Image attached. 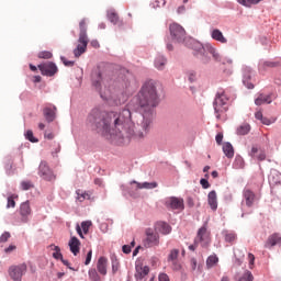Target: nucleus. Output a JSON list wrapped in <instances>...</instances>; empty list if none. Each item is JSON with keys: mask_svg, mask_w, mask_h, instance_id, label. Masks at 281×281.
Here are the masks:
<instances>
[{"mask_svg": "<svg viewBox=\"0 0 281 281\" xmlns=\"http://www.w3.org/2000/svg\"><path fill=\"white\" fill-rule=\"evenodd\" d=\"M139 114L133 121L131 110L104 112L92 110L88 121L100 135L114 144H128L131 139H144L150 133L155 108L159 104L157 81L147 80L136 95Z\"/></svg>", "mask_w": 281, "mask_h": 281, "instance_id": "obj_1", "label": "nucleus"}, {"mask_svg": "<svg viewBox=\"0 0 281 281\" xmlns=\"http://www.w3.org/2000/svg\"><path fill=\"white\" fill-rule=\"evenodd\" d=\"M189 45L191 49H193L194 56L199 57V54H200L204 63H207V54H211V56H213L215 60H218V58H221V55H218V53L216 52V48H214L210 44L203 45L201 44V42H196L195 40L190 38Z\"/></svg>", "mask_w": 281, "mask_h": 281, "instance_id": "obj_2", "label": "nucleus"}, {"mask_svg": "<svg viewBox=\"0 0 281 281\" xmlns=\"http://www.w3.org/2000/svg\"><path fill=\"white\" fill-rule=\"evenodd\" d=\"M87 45H89V35H87V19H82L79 22L78 45L74 49L75 58H80V55L87 52Z\"/></svg>", "mask_w": 281, "mask_h": 281, "instance_id": "obj_3", "label": "nucleus"}, {"mask_svg": "<svg viewBox=\"0 0 281 281\" xmlns=\"http://www.w3.org/2000/svg\"><path fill=\"white\" fill-rule=\"evenodd\" d=\"M228 102H229V98L227 97V94H225V90H220L216 93L215 100L213 102V106H214V111L217 120H221L222 113H226L228 109Z\"/></svg>", "mask_w": 281, "mask_h": 281, "instance_id": "obj_4", "label": "nucleus"}, {"mask_svg": "<svg viewBox=\"0 0 281 281\" xmlns=\"http://www.w3.org/2000/svg\"><path fill=\"white\" fill-rule=\"evenodd\" d=\"M92 85L101 93V98L106 100V92H102V85H106V78H104V72L98 68L92 72Z\"/></svg>", "mask_w": 281, "mask_h": 281, "instance_id": "obj_5", "label": "nucleus"}, {"mask_svg": "<svg viewBox=\"0 0 281 281\" xmlns=\"http://www.w3.org/2000/svg\"><path fill=\"white\" fill-rule=\"evenodd\" d=\"M169 32L176 43H186V29H183V26L172 23L169 26Z\"/></svg>", "mask_w": 281, "mask_h": 281, "instance_id": "obj_6", "label": "nucleus"}, {"mask_svg": "<svg viewBox=\"0 0 281 281\" xmlns=\"http://www.w3.org/2000/svg\"><path fill=\"white\" fill-rule=\"evenodd\" d=\"M25 273H27V265H25V263H20L18 266H11L9 268V276L14 281H21V279L23 278V276H25Z\"/></svg>", "mask_w": 281, "mask_h": 281, "instance_id": "obj_7", "label": "nucleus"}, {"mask_svg": "<svg viewBox=\"0 0 281 281\" xmlns=\"http://www.w3.org/2000/svg\"><path fill=\"white\" fill-rule=\"evenodd\" d=\"M199 243L202 247H209V245L211 243L210 232H207V224H204L198 231V235H196V238H195V245H199Z\"/></svg>", "mask_w": 281, "mask_h": 281, "instance_id": "obj_8", "label": "nucleus"}, {"mask_svg": "<svg viewBox=\"0 0 281 281\" xmlns=\"http://www.w3.org/2000/svg\"><path fill=\"white\" fill-rule=\"evenodd\" d=\"M145 234L146 238L143 241L144 247L150 248L159 245V234L155 233L153 228H147Z\"/></svg>", "mask_w": 281, "mask_h": 281, "instance_id": "obj_9", "label": "nucleus"}, {"mask_svg": "<svg viewBox=\"0 0 281 281\" xmlns=\"http://www.w3.org/2000/svg\"><path fill=\"white\" fill-rule=\"evenodd\" d=\"M42 76H56V74H58V67L56 66V64L52 63V61H46L44 64H41L37 66Z\"/></svg>", "mask_w": 281, "mask_h": 281, "instance_id": "obj_10", "label": "nucleus"}, {"mask_svg": "<svg viewBox=\"0 0 281 281\" xmlns=\"http://www.w3.org/2000/svg\"><path fill=\"white\" fill-rule=\"evenodd\" d=\"M165 207H167V210H180L182 211L184 209V204H183V199L181 198H167L165 200Z\"/></svg>", "mask_w": 281, "mask_h": 281, "instance_id": "obj_11", "label": "nucleus"}, {"mask_svg": "<svg viewBox=\"0 0 281 281\" xmlns=\"http://www.w3.org/2000/svg\"><path fill=\"white\" fill-rule=\"evenodd\" d=\"M38 176L45 181H52L54 179V172H52V169H49L47 162L42 161L40 164Z\"/></svg>", "mask_w": 281, "mask_h": 281, "instance_id": "obj_12", "label": "nucleus"}, {"mask_svg": "<svg viewBox=\"0 0 281 281\" xmlns=\"http://www.w3.org/2000/svg\"><path fill=\"white\" fill-rule=\"evenodd\" d=\"M20 215L22 223L30 222V216L32 215V206H30V201L23 202L20 205Z\"/></svg>", "mask_w": 281, "mask_h": 281, "instance_id": "obj_13", "label": "nucleus"}, {"mask_svg": "<svg viewBox=\"0 0 281 281\" xmlns=\"http://www.w3.org/2000/svg\"><path fill=\"white\" fill-rule=\"evenodd\" d=\"M276 245H281V234L280 233H273L269 235L268 239L265 243L266 249H271L272 247H276Z\"/></svg>", "mask_w": 281, "mask_h": 281, "instance_id": "obj_14", "label": "nucleus"}, {"mask_svg": "<svg viewBox=\"0 0 281 281\" xmlns=\"http://www.w3.org/2000/svg\"><path fill=\"white\" fill-rule=\"evenodd\" d=\"M243 196L247 207H252L254 203H256V193L251 191V189L245 188L243 191Z\"/></svg>", "mask_w": 281, "mask_h": 281, "instance_id": "obj_15", "label": "nucleus"}, {"mask_svg": "<svg viewBox=\"0 0 281 281\" xmlns=\"http://www.w3.org/2000/svg\"><path fill=\"white\" fill-rule=\"evenodd\" d=\"M148 273H150V268L147 266H136L135 279L137 281H146Z\"/></svg>", "mask_w": 281, "mask_h": 281, "instance_id": "obj_16", "label": "nucleus"}, {"mask_svg": "<svg viewBox=\"0 0 281 281\" xmlns=\"http://www.w3.org/2000/svg\"><path fill=\"white\" fill-rule=\"evenodd\" d=\"M131 186H135V187H132L134 188V190H155V188H157V182H137L135 180H133L131 182Z\"/></svg>", "mask_w": 281, "mask_h": 281, "instance_id": "obj_17", "label": "nucleus"}, {"mask_svg": "<svg viewBox=\"0 0 281 281\" xmlns=\"http://www.w3.org/2000/svg\"><path fill=\"white\" fill-rule=\"evenodd\" d=\"M273 102V94L260 93L258 98L255 99V104L257 106H262V104H271Z\"/></svg>", "mask_w": 281, "mask_h": 281, "instance_id": "obj_18", "label": "nucleus"}, {"mask_svg": "<svg viewBox=\"0 0 281 281\" xmlns=\"http://www.w3.org/2000/svg\"><path fill=\"white\" fill-rule=\"evenodd\" d=\"M80 239L78 237H71L70 240L68 241V247L75 256H78L80 254Z\"/></svg>", "mask_w": 281, "mask_h": 281, "instance_id": "obj_19", "label": "nucleus"}, {"mask_svg": "<svg viewBox=\"0 0 281 281\" xmlns=\"http://www.w3.org/2000/svg\"><path fill=\"white\" fill-rule=\"evenodd\" d=\"M43 113L47 122H54V120H56V105L44 108Z\"/></svg>", "mask_w": 281, "mask_h": 281, "instance_id": "obj_20", "label": "nucleus"}, {"mask_svg": "<svg viewBox=\"0 0 281 281\" xmlns=\"http://www.w3.org/2000/svg\"><path fill=\"white\" fill-rule=\"evenodd\" d=\"M207 203H209L211 210H213V212H216V210H218V200L216 196V191L209 192Z\"/></svg>", "mask_w": 281, "mask_h": 281, "instance_id": "obj_21", "label": "nucleus"}, {"mask_svg": "<svg viewBox=\"0 0 281 281\" xmlns=\"http://www.w3.org/2000/svg\"><path fill=\"white\" fill-rule=\"evenodd\" d=\"M106 265H109V260L105 257H100L97 263V269L101 276H106Z\"/></svg>", "mask_w": 281, "mask_h": 281, "instance_id": "obj_22", "label": "nucleus"}, {"mask_svg": "<svg viewBox=\"0 0 281 281\" xmlns=\"http://www.w3.org/2000/svg\"><path fill=\"white\" fill-rule=\"evenodd\" d=\"M211 38H213V41H217L218 43H222V44L227 43V38L225 37V35H223V32H221V30H218V29H214L211 32Z\"/></svg>", "mask_w": 281, "mask_h": 281, "instance_id": "obj_23", "label": "nucleus"}, {"mask_svg": "<svg viewBox=\"0 0 281 281\" xmlns=\"http://www.w3.org/2000/svg\"><path fill=\"white\" fill-rule=\"evenodd\" d=\"M89 227H91V222L89 221L82 222L81 227L80 225L76 226L77 234H79L80 238H85L83 234H89Z\"/></svg>", "mask_w": 281, "mask_h": 281, "instance_id": "obj_24", "label": "nucleus"}, {"mask_svg": "<svg viewBox=\"0 0 281 281\" xmlns=\"http://www.w3.org/2000/svg\"><path fill=\"white\" fill-rule=\"evenodd\" d=\"M222 148H223L224 155L228 159L234 158V146L232 145V143H224Z\"/></svg>", "mask_w": 281, "mask_h": 281, "instance_id": "obj_25", "label": "nucleus"}, {"mask_svg": "<svg viewBox=\"0 0 281 281\" xmlns=\"http://www.w3.org/2000/svg\"><path fill=\"white\" fill-rule=\"evenodd\" d=\"M168 60L166 59V57L158 55V57H156L155 59V67L156 69H159L161 71L165 69Z\"/></svg>", "mask_w": 281, "mask_h": 281, "instance_id": "obj_26", "label": "nucleus"}, {"mask_svg": "<svg viewBox=\"0 0 281 281\" xmlns=\"http://www.w3.org/2000/svg\"><path fill=\"white\" fill-rule=\"evenodd\" d=\"M157 227H158V232H160V234H164L165 236L170 234V232H172V227H170L166 222H159L157 224Z\"/></svg>", "mask_w": 281, "mask_h": 281, "instance_id": "obj_27", "label": "nucleus"}, {"mask_svg": "<svg viewBox=\"0 0 281 281\" xmlns=\"http://www.w3.org/2000/svg\"><path fill=\"white\" fill-rule=\"evenodd\" d=\"M251 78V69L250 68H245L244 70V85H246L247 89H254V85L249 83L247 80H250Z\"/></svg>", "mask_w": 281, "mask_h": 281, "instance_id": "obj_28", "label": "nucleus"}, {"mask_svg": "<svg viewBox=\"0 0 281 281\" xmlns=\"http://www.w3.org/2000/svg\"><path fill=\"white\" fill-rule=\"evenodd\" d=\"M249 131H251V125L244 123L237 127V135H248Z\"/></svg>", "mask_w": 281, "mask_h": 281, "instance_id": "obj_29", "label": "nucleus"}, {"mask_svg": "<svg viewBox=\"0 0 281 281\" xmlns=\"http://www.w3.org/2000/svg\"><path fill=\"white\" fill-rule=\"evenodd\" d=\"M280 181H281L280 173H278V172H272V173L269 176V183H271L272 186H278V183H280Z\"/></svg>", "mask_w": 281, "mask_h": 281, "instance_id": "obj_30", "label": "nucleus"}, {"mask_svg": "<svg viewBox=\"0 0 281 281\" xmlns=\"http://www.w3.org/2000/svg\"><path fill=\"white\" fill-rule=\"evenodd\" d=\"M178 258H179V249L173 248L170 250V252L167 257V262L176 261Z\"/></svg>", "mask_w": 281, "mask_h": 281, "instance_id": "obj_31", "label": "nucleus"}, {"mask_svg": "<svg viewBox=\"0 0 281 281\" xmlns=\"http://www.w3.org/2000/svg\"><path fill=\"white\" fill-rule=\"evenodd\" d=\"M108 19L113 23V25H117V23L120 22V15H117V13H115L114 11L108 12Z\"/></svg>", "mask_w": 281, "mask_h": 281, "instance_id": "obj_32", "label": "nucleus"}, {"mask_svg": "<svg viewBox=\"0 0 281 281\" xmlns=\"http://www.w3.org/2000/svg\"><path fill=\"white\" fill-rule=\"evenodd\" d=\"M237 1L241 5H245L246 8H251V5H256V4L260 3V1H262V0H237Z\"/></svg>", "mask_w": 281, "mask_h": 281, "instance_id": "obj_33", "label": "nucleus"}, {"mask_svg": "<svg viewBox=\"0 0 281 281\" xmlns=\"http://www.w3.org/2000/svg\"><path fill=\"white\" fill-rule=\"evenodd\" d=\"M216 262H218V257H216V255H211L206 259V266L209 267V269H211V267H214V265H216Z\"/></svg>", "mask_w": 281, "mask_h": 281, "instance_id": "obj_34", "label": "nucleus"}, {"mask_svg": "<svg viewBox=\"0 0 281 281\" xmlns=\"http://www.w3.org/2000/svg\"><path fill=\"white\" fill-rule=\"evenodd\" d=\"M224 238L225 243H236V233L227 232L225 233Z\"/></svg>", "mask_w": 281, "mask_h": 281, "instance_id": "obj_35", "label": "nucleus"}, {"mask_svg": "<svg viewBox=\"0 0 281 281\" xmlns=\"http://www.w3.org/2000/svg\"><path fill=\"white\" fill-rule=\"evenodd\" d=\"M268 67H276V63L262 61L261 64H259V71H267Z\"/></svg>", "mask_w": 281, "mask_h": 281, "instance_id": "obj_36", "label": "nucleus"}, {"mask_svg": "<svg viewBox=\"0 0 281 281\" xmlns=\"http://www.w3.org/2000/svg\"><path fill=\"white\" fill-rule=\"evenodd\" d=\"M88 276L92 281H100V274H98V271L95 269H90Z\"/></svg>", "mask_w": 281, "mask_h": 281, "instance_id": "obj_37", "label": "nucleus"}, {"mask_svg": "<svg viewBox=\"0 0 281 281\" xmlns=\"http://www.w3.org/2000/svg\"><path fill=\"white\" fill-rule=\"evenodd\" d=\"M77 199L80 203H82V201H86V199L87 200L91 199V195L87 192L80 193V190H78L77 191Z\"/></svg>", "mask_w": 281, "mask_h": 281, "instance_id": "obj_38", "label": "nucleus"}, {"mask_svg": "<svg viewBox=\"0 0 281 281\" xmlns=\"http://www.w3.org/2000/svg\"><path fill=\"white\" fill-rule=\"evenodd\" d=\"M15 199H19V195H10L8 198V203H7V207L10 209V207H16V202L14 201Z\"/></svg>", "mask_w": 281, "mask_h": 281, "instance_id": "obj_39", "label": "nucleus"}, {"mask_svg": "<svg viewBox=\"0 0 281 281\" xmlns=\"http://www.w3.org/2000/svg\"><path fill=\"white\" fill-rule=\"evenodd\" d=\"M37 56L38 58H43L44 60H49V58H52V56L54 55L49 50H43V52H40Z\"/></svg>", "mask_w": 281, "mask_h": 281, "instance_id": "obj_40", "label": "nucleus"}, {"mask_svg": "<svg viewBox=\"0 0 281 281\" xmlns=\"http://www.w3.org/2000/svg\"><path fill=\"white\" fill-rule=\"evenodd\" d=\"M21 190H32V188H34V183H32V181H22L21 184Z\"/></svg>", "mask_w": 281, "mask_h": 281, "instance_id": "obj_41", "label": "nucleus"}, {"mask_svg": "<svg viewBox=\"0 0 281 281\" xmlns=\"http://www.w3.org/2000/svg\"><path fill=\"white\" fill-rule=\"evenodd\" d=\"M25 137L29 139V142H32V144H36L38 142L36 137H34V132H32V130L26 132Z\"/></svg>", "mask_w": 281, "mask_h": 281, "instance_id": "obj_42", "label": "nucleus"}, {"mask_svg": "<svg viewBox=\"0 0 281 281\" xmlns=\"http://www.w3.org/2000/svg\"><path fill=\"white\" fill-rule=\"evenodd\" d=\"M169 262L171 263L172 271H181L182 266L180 265V262L178 260L169 261Z\"/></svg>", "mask_w": 281, "mask_h": 281, "instance_id": "obj_43", "label": "nucleus"}, {"mask_svg": "<svg viewBox=\"0 0 281 281\" xmlns=\"http://www.w3.org/2000/svg\"><path fill=\"white\" fill-rule=\"evenodd\" d=\"M53 258L56 260H61L63 254L60 252V247L55 246V252H53Z\"/></svg>", "mask_w": 281, "mask_h": 281, "instance_id": "obj_44", "label": "nucleus"}, {"mask_svg": "<svg viewBox=\"0 0 281 281\" xmlns=\"http://www.w3.org/2000/svg\"><path fill=\"white\" fill-rule=\"evenodd\" d=\"M10 233L9 232H4L1 236H0V243H8V240H10Z\"/></svg>", "mask_w": 281, "mask_h": 281, "instance_id": "obj_45", "label": "nucleus"}, {"mask_svg": "<svg viewBox=\"0 0 281 281\" xmlns=\"http://www.w3.org/2000/svg\"><path fill=\"white\" fill-rule=\"evenodd\" d=\"M243 280L244 281H254V274L251 273V271L245 272Z\"/></svg>", "mask_w": 281, "mask_h": 281, "instance_id": "obj_46", "label": "nucleus"}, {"mask_svg": "<svg viewBox=\"0 0 281 281\" xmlns=\"http://www.w3.org/2000/svg\"><path fill=\"white\" fill-rule=\"evenodd\" d=\"M255 157L258 159V161H265V159H267V154H265L263 150H260L259 154Z\"/></svg>", "mask_w": 281, "mask_h": 281, "instance_id": "obj_47", "label": "nucleus"}, {"mask_svg": "<svg viewBox=\"0 0 281 281\" xmlns=\"http://www.w3.org/2000/svg\"><path fill=\"white\" fill-rule=\"evenodd\" d=\"M93 256V250H89L88 254H87V257H86V261H85V265H91V258Z\"/></svg>", "mask_w": 281, "mask_h": 281, "instance_id": "obj_48", "label": "nucleus"}, {"mask_svg": "<svg viewBox=\"0 0 281 281\" xmlns=\"http://www.w3.org/2000/svg\"><path fill=\"white\" fill-rule=\"evenodd\" d=\"M162 5H166V0H155L154 8H162Z\"/></svg>", "mask_w": 281, "mask_h": 281, "instance_id": "obj_49", "label": "nucleus"}, {"mask_svg": "<svg viewBox=\"0 0 281 281\" xmlns=\"http://www.w3.org/2000/svg\"><path fill=\"white\" fill-rule=\"evenodd\" d=\"M61 61L64 63L65 67H74L75 63L71 60H67V58L61 57Z\"/></svg>", "mask_w": 281, "mask_h": 281, "instance_id": "obj_50", "label": "nucleus"}, {"mask_svg": "<svg viewBox=\"0 0 281 281\" xmlns=\"http://www.w3.org/2000/svg\"><path fill=\"white\" fill-rule=\"evenodd\" d=\"M200 183L204 190H207V188H210V182L207 181V179H201Z\"/></svg>", "mask_w": 281, "mask_h": 281, "instance_id": "obj_51", "label": "nucleus"}, {"mask_svg": "<svg viewBox=\"0 0 281 281\" xmlns=\"http://www.w3.org/2000/svg\"><path fill=\"white\" fill-rule=\"evenodd\" d=\"M248 260H249L250 267H254V262H256V256H254V254L249 252Z\"/></svg>", "mask_w": 281, "mask_h": 281, "instance_id": "obj_52", "label": "nucleus"}, {"mask_svg": "<svg viewBox=\"0 0 281 281\" xmlns=\"http://www.w3.org/2000/svg\"><path fill=\"white\" fill-rule=\"evenodd\" d=\"M258 153H259L258 147L252 146L249 155H250V157H256L258 155Z\"/></svg>", "mask_w": 281, "mask_h": 281, "instance_id": "obj_53", "label": "nucleus"}, {"mask_svg": "<svg viewBox=\"0 0 281 281\" xmlns=\"http://www.w3.org/2000/svg\"><path fill=\"white\" fill-rule=\"evenodd\" d=\"M215 140H216V144H218V146H221V144H223V133H218L215 136Z\"/></svg>", "mask_w": 281, "mask_h": 281, "instance_id": "obj_54", "label": "nucleus"}, {"mask_svg": "<svg viewBox=\"0 0 281 281\" xmlns=\"http://www.w3.org/2000/svg\"><path fill=\"white\" fill-rule=\"evenodd\" d=\"M159 281H170V277H168V274L166 273H160L158 277Z\"/></svg>", "mask_w": 281, "mask_h": 281, "instance_id": "obj_55", "label": "nucleus"}, {"mask_svg": "<svg viewBox=\"0 0 281 281\" xmlns=\"http://www.w3.org/2000/svg\"><path fill=\"white\" fill-rule=\"evenodd\" d=\"M194 80H196V72H189V81L194 82Z\"/></svg>", "mask_w": 281, "mask_h": 281, "instance_id": "obj_56", "label": "nucleus"}, {"mask_svg": "<svg viewBox=\"0 0 281 281\" xmlns=\"http://www.w3.org/2000/svg\"><path fill=\"white\" fill-rule=\"evenodd\" d=\"M131 246L130 245H124L123 247H122V251H123V254H131Z\"/></svg>", "mask_w": 281, "mask_h": 281, "instance_id": "obj_57", "label": "nucleus"}, {"mask_svg": "<svg viewBox=\"0 0 281 281\" xmlns=\"http://www.w3.org/2000/svg\"><path fill=\"white\" fill-rule=\"evenodd\" d=\"M16 249V246L10 245L8 248L4 249L5 254H12Z\"/></svg>", "mask_w": 281, "mask_h": 281, "instance_id": "obj_58", "label": "nucleus"}, {"mask_svg": "<svg viewBox=\"0 0 281 281\" xmlns=\"http://www.w3.org/2000/svg\"><path fill=\"white\" fill-rule=\"evenodd\" d=\"M177 13H178V14H184V13H186V5H180V7H178Z\"/></svg>", "mask_w": 281, "mask_h": 281, "instance_id": "obj_59", "label": "nucleus"}, {"mask_svg": "<svg viewBox=\"0 0 281 281\" xmlns=\"http://www.w3.org/2000/svg\"><path fill=\"white\" fill-rule=\"evenodd\" d=\"M44 137L46 138V139H54V133H52V132H45V134H44Z\"/></svg>", "mask_w": 281, "mask_h": 281, "instance_id": "obj_60", "label": "nucleus"}, {"mask_svg": "<svg viewBox=\"0 0 281 281\" xmlns=\"http://www.w3.org/2000/svg\"><path fill=\"white\" fill-rule=\"evenodd\" d=\"M260 122H262V124H266V126L271 125V120H269V119H267L265 116L262 117V120Z\"/></svg>", "mask_w": 281, "mask_h": 281, "instance_id": "obj_61", "label": "nucleus"}, {"mask_svg": "<svg viewBox=\"0 0 281 281\" xmlns=\"http://www.w3.org/2000/svg\"><path fill=\"white\" fill-rule=\"evenodd\" d=\"M255 117H256V120H260V121H261L262 117H263V116H262V112H261V111L256 112V113H255Z\"/></svg>", "mask_w": 281, "mask_h": 281, "instance_id": "obj_62", "label": "nucleus"}, {"mask_svg": "<svg viewBox=\"0 0 281 281\" xmlns=\"http://www.w3.org/2000/svg\"><path fill=\"white\" fill-rule=\"evenodd\" d=\"M91 45H92L95 49H98V47H100V43H99L97 40L92 41V42H91Z\"/></svg>", "mask_w": 281, "mask_h": 281, "instance_id": "obj_63", "label": "nucleus"}, {"mask_svg": "<svg viewBox=\"0 0 281 281\" xmlns=\"http://www.w3.org/2000/svg\"><path fill=\"white\" fill-rule=\"evenodd\" d=\"M191 267L194 271V269H196V259H191Z\"/></svg>", "mask_w": 281, "mask_h": 281, "instance_id": "obj_64", "label": "nucleus"}]
</instances>
